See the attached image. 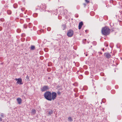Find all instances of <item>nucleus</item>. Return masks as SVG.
<instances>
[{"label": "nucleus", "instance_id": "obj_1", "mask_svg": "<svg viewBox=\"0 0 122 122\" xmlns=\"http://www.w3.org/2000/svg\"><path fill=\"white\" fill-rule=\"evenodd\" d=\"M102 32L103 35L107 36L110 33L109 29L107 26L102 28Z\"/></svg>", "mask_w": 122, "mask_h": 122}, {"label": "nucleus", "instance_id": "obj_2", "mask_svg": "<svg viewBox=\"0 0 122 122\" xmlns=\"http://www.w3.org/2000/svg\"><path fill=\"white\" fill-rule=\"evenodd\" d=\"M45 98L47 100L51 101L52 100L51 94L49 92H46L44 94Z\"/></svg>", "mask_w": 122, "mask_h": 122}, {"label": "nucleus", "instance_id": "obj_3", "mask_svg": "<svg viewBox=\"0 0 122 122\" xmlns=\"http://www.w3.org/2000/svg\"><path fill=\"white\" fill-rule=\"evenodd\" d=\"M67 35L69 37H71L73 34V31L71 30H69L67 33Z\"/></svg>", "mask_w": 122, "mask_h": 122}, {"label": "nucleus", "instance_id": "obj_4", "mask_svg": "<svg viewBox=\"0 0 122 122\" xmlns=\"http://www.w3.org/2000/svg\"><path fill=\"white\" fill-rule=\"evenodd\" d=\"M49 89V87L48 86H44L41 89L42 91L43 92L46 91Z\"/></svg>", "mask_w": 122, "mask_h": 122}, {"label": "nucleus", "instance_id": "obj_5", "mask_svg": "<svg viewBox=\"0 0 122 122\" xmlns=\"http://www.w3.org/2000/svg\"><path fill=\"white\" fill-rule=\"evenodd\" d=\"M52 100H55L56 97L57 95L56 93L55 92H52L51 94Z\"/></svg>", "mask_w": 122, "mask_h": 122}, {"label": "nucleus", "instance_id": "obj_6", "mask_svg": "<svg viewBox=\"0 0 122 122\" xmlns=\"http://www.w3.org/2000/svg\"><path fill=\"white\" fill-rule=\"evenodd\" d=\"M15 79L18 80L16 82V84H19L20 85L22 84L23 83L22 82V80L20 78L18 79Z\"/></svg>", "mask_w": 122, "mask_h": 122}, {"label": "nucleus", "instance_id": "obj_7", "mask_svg": "<svg viewBox=\"0 0 122 122\" xmlns=\"http://www.w3.org/2000/svg\"><path fill=\"white\" fill-rule=\"evenodd\" d=\"M104 55L108 59L109 58L111 57V55L108 53H106L104 54Z\"/></svg>", "mask_w": 122, "mask_h": 122}, {"label": "nucleus", "instance_id": "obj_8", "mask_svg": "<svg viewBox=\"0 0 122 122\" xmlns=\"http://www.w3.org/2000/svg\"><path fill=\"white\" fill-rule=\"evenodd\" d=\"M17 102L19 104H20L22 102V100L20 98H18L17 99Z\"/></svg>", "mask_w": 122, "mask_h": 122}, {"label": "nucleus", "instance_id": "obj_9", "mask_svg": "<svg viewBox=\"0 0 122 122\" xmlns=\"http://www.w3.org/2000/svg\"><path fill=\"white\" fill-rule=\"evenodd\" d=\"M83 24V23L82 21H81L79 23L78 27L79 29H81Z\"/></svg>", "mask_w": 122, "mask_h": 122}, {"label": "nucleus", "instance_id": "obj_10", "mask_svg": "<svg viewBox=\"0 0 122 122\" xmlns=\"http://www.w3.org/2000/svg\"><path fill=\"white\" fill-rule=\"evenodd\" d=\"M48 116H49V115H51L53 113V112L52 111L50 110L48 111Z\"/></svg>", "mask_w": 122, "mask_h": 122}, {"label": "nucleus", "instance_id": "obj_11", "mask_svg": "<svg viewBox=\"0 0 122 122\" xmlns=\"http://www.w3.org/2000/svg\"><path fill=\"white\" fill-rule=\"evenodd\" d=\"M40 8L41 9H45L46 8V6L45 4L43 5L41 4L40 5Z\"/></svg>", "mask_w": 122, "mask_h": 122}, {"label": "nucleus", "instance_id": "obj_12", "mask_svg": "<svg viewBox=\"0 0 122 122\" xmlns=\"http://www.w3.org/2000/svg\"><path fill=\"white\" fill-rule=\"evenodd\" d=\"M68 121H69L71 122L73 121V119L70 117H69L68 118Z\"/></svg>", "mask_w": 122, "mask_h": 122}, {"label": "nucleus", "instance_id": "obj_13", "mask_svg": "<svg viewBox=\"0 0 122 122\" xmlns=\"http://www.w3.org/2000/svg\"><path fill=\"white\" fill-rule=\"evenodd\" d=\"M31 112L32 114H35L36 113V111L34 109H33L32 110Z\"/></svg>", "mask_w": 122, "mask_h": 122}, {"label": "nucleus", "instance_id": "obj_14", "mask_svg": "<svg viewBox=\"0 0 122 122\" xmlns=\"http://www.w3.org/2000/svg\"><path fill=\"white\" fill-rule=\"evenodd\" d=\"M66 27V25H62L61 28L63 30L65 29Z\"/></svg>", "mask_w": 122, "mask_h": 122}, {"label": "nucleus", "instance_id": "obj_15", "mask_svg": "<svg viewBox=\"0 0 122 122\" xmlns=\"http://www.w3.org/2000/svg\"><path fill=\"white\" fill-rule=\"evenodd\" d=\"M35 49V47L33 46H31L30 47V49L31 50H34Z\"/></svg>", "mask_w": 122, "mask_h": 122}, {"label": "nucleus", "instance_id": "obj_16", "mask_svg": "<svg viewBox=\"0 0 122 122\" xmlns=\"http://www.w3.org/2000/svg\"><path fill=\"white\" fill-rule=\"evenodd\" d=\"M11 11L10 10H8L7 11V13L8 14L10 15L11 13Z\"/></svg>", "mask_w": 122, "mask_h": 122}, {"label": "nucleus", "instance_id": "obj_17", "mask_svg": "<svg viewBox=\"0 0 122 122\" xmlns=\"http://www.w3.org/2000/svg\"><path fill=\"white\" fill-rule=\"evenodd\" d=\"M17 32L20 33V29H18L17 30Z\"/></svg>", "mask_w": 122, "mask_h": 122}, {"label": "nucleus", "instance_id": "obj_18", "mask_svg": "<svg viewBox=\"0 0 122 122\" xmlns=\"http://www.w3.org/2000/svg\"><path fill=\"white\" fill-rule=\"evenodd\" d=\"M47 30L48 31H49L51 30V28L50 27H48L47 28Z\"/></svg>", "mask_w": 122, "mask_h": 122}, {"label": "nucleus", "instance_id": "obj_19", "mask_svg": "<svg viewBox=\"0 0 122 122\" xmlns=\"http://www.w3.org/2000/svg\"><path fill=\"white\" fill-rule=\"evenodd\" d=\"M26 79L27 80H29V78L28 75H27L26 76Z\"/></svg>", "mask_w": 122, "mask_h": 122}, {"label": "nucleus", "instance_id": "obj_20", "mask_svg": "<svg viewBox=\"0 0 122 122\" xmlns=\"http://www.w3.org/2000/svg\"><path fill=\"white\" fill-rule=\"evenodd\" d=\"M93 43L94 44V45H96V42L95 41H94L93 42Z\"/></svg>", "mask_w": 122, "mask_h": 122}, {"label": "nucleus", "instance_id": "obj_21", "mask_svg": "<svg viewBox=\"0 0 122 122\" xmlns=\"http://www.w3.org/2000/svg\"><path fill=\"white\" fill-rule=\"evenodd\" d=\"M0 115L2 117H4V114L3 113H1Z\"/></svg>", "mask_w": 122, "mask_h": 122}, {"label": "nucleus", "instance_id": "obj_22", "mask_svg": "<svg viewBox=\"0 0 122 122\" xmlns=\"http://www.w3.org/2000/svg\"><path fill=\"white\" fill-rule=\"evenodd\" d=\"M85 1L87 3H88L89 2V1L87 0H85Z\"/></svg>", "mask_w": 122, "mask_h": 122}, {"label": "nucleus", "instance_id": "obj_23", "mask_svg": "<svg viewBox=\"0 0 122 122\" xmlns=\"http://www.w3.org/2000/svg\"><path fill=\"white\" fill-rule=\"evenodd\" d=\"M2 120V118L0 117V122Z\"/></svg>", "mask_w": 122, "mask_h": 122}, {"label": "nucleus", "instance_id": "obj_24", "mask_svg": "<svg viewBox=\"0 0 122 122\" xmlns=\"http://www.w3.org/2000/svg\"><path fill=\"white\" fill-rule=\"evenodd\" d=\"M58 94L59 95L60 94V92H59L58 93Z\"/></svg>", "mask_w": 122, "mask_h": 122}, {"label": "nucleus", "instance_id": "obj_25", "mask_svg": "<svg viewBox=\"0 0 122 122\" xmlns=\"http://www.w3.org/2000/svg\"><path fill=\"white\" fill-rule=\"evenodd\" d=\"M31 24V23H30L29 24V25H30Z\"/></svg>", "mask_w": 122, "mask_h": 122}, {"label": "nucleus", "instance_id": "obj_26", "mask_svg": "<svg viewBox=\"0 0 122 122\" xmlns=\"http://www.w3.org/2000/svg\"><path fill=\"white\" fill-rule=\"evenodd\" d=\"M48 79H50V77H48Z\"/></svg>", "mask_w": 122, "mask_h": 122}, {"label": "nucleus", "instance_id": "obj_27", "mask_svg": "<svg viewBox=\"0 0 122 122\" xmlns=\"http://www.w3.org/2000/svg\"><path fill=\"white\" fill-rule=\"evenodd\" d=\"M85 87H84V88H83V89H84L85 90Z\"/></svg>", "mask_w": 122, "mask_h": 122}, {"label": "nucleus", "instance_id": "obj_28", "mask_svg": "<svg viewBox=\"0 0 122 122\" xmlns=\"http://www.w3.org/2000/svg\"><path fill=\"white\" fill-rule=\"evenodd\" d=\"M86 31H87V30H85V31H86Z\"/></svg>", "mask_w": 122, "mask_h": 122}, {"label": "nucleus", "instance_id": "obj_29", "mask_svg": "<svg viewBox=\"0 0 122 122\" xmlns=\"http://www.w3.org/2000/svg\"><path fill=\"white\" fill-rule=\"evenodd\" d=\"M103 51H104V49H103Z\"/></svg>", "mask_w": 122, "mask_h": 122}, {"label": "nucleus", "instance_id": "obj_30", "mask_svg": "<svg viewBox=\"0 0 122 122\" xmlns=\"http://www.w3.org/2000/svg\"><path fill=\"white\" fill-rule=\"evenodd\" d=\"M85 40H86V39H85Z\"/></svg>", "mask_w": 122, "mask_h": 122}, {"label": "nucleus", "instance_id": "obj_31", "mask_svg": "<svg viewBox=\"0 0 122 122\" xmlns=\"http://www.w3.org/2000/svg\"><path fill=\"white\" fill-rule=\"evenodd\" d=\"M1 30V29L0 30Z\"/></svg>", "mask_w": 122, "mask_h": 122}]
</instances>
